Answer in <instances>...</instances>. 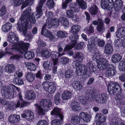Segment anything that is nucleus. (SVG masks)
Wrapping results in <instances>:
<instances>
[{
	"mask_svg": "<svg viewBox=\"0 0 125 125\" xmlns=\"http://www.w3.org/2000/svg\"><path fill=\"white\" fill-rule=\"evenodd\" d=\"M46 0H40L36 8V11L31 15H30L31 8L30 7L24 10L19 19L18 22V29L20 32H22L26 39L29 40L31 34L27 33V28L29 22L34 24L36 21L40 18L42 14V7Z\"/></svg>",
	"mask_w": 125,
	"mask_h": 125,
	"instance_id": "obj_1",
	"label": "nucleus"
},
{
	"mask_svg": "<svg viewBox=\"0 0 125 125\" xmlns=\"http://www.w3.org/2000/svg\"><path fill=\"white\" fill-rule=\"evenodd\" d=\"M88 48L90 52L94 54L93 57L94 61H98L99 63L97 64V67L94 63H93L92 61H89L87 64V66L89 69L90 71L94 73H97L98 69V65L99 62L103 58L100 59L101 54L99 53H96L98 50L97 47L96 46L95 41L91 40L88 41V44L87 45Z\"/></svg>",
	"mask_w": 125,
	"mask_h": 125,
	"instance_id": "obj_2",
	"label": "nucleus"
},
{
	"mask_svg": "<svg viewBox=\"0 0 125 125\" xmlns=\"http://www.w3.org/2000/svg\"><path fill=\"white\" fill-rule=\"evenodd\" d=\"M59 21L58 19L55 18L52 19L50 21H46V23L43 26L42 29L41 34L51 40L54 39L53 35L50 31L47 30L46 27L49 29L51 28L53 26L57 27L59 25Z\"/></svg>",
	"mask_w": 125,
	"mask_h": 125,
	"instance_id": "obj_3",
	"label": "nucleus"
},
{
	"mask_svg": "<svg viewBox=\"0 0 125 125\" xmlns=\"http://www.w3.org/2000/svg\"><path fill=\"white\" fill-rule=\"evenodd\" d=\"M98 68L100 70L106 69L105 74L107 76H114L116 73L115 68L112 65L109 64L108 61L106 59L103 58L98 65Z\"/></svg>",
	"mask_w": 125,
	"mask_h": 125,
	"instance_id": "obj_4",
	"label": "nucleus"
},
{
	"mask_svg": "<svg viewBox=\"0 0 125 125\" xmlns=\"http://www.w3.org/2000/svg\"><path fill=\"white\" fill-rule=\"evenodd\" d=\"M107 89L109 93L111 94L116 95V99L121 100L124 98V95L120 87L117 82H110L108 85Z\"/></svg>",
	"mask_w": 125,
	"mask_h": 125,
	"instance_id": "obj_5",
	"label": "nucleus"
},
{
	"mask_svg": "<svg viewBox=\"0 0 125 125\" xmlns=\"http://www.w3.org/2000/svg\"><path fill=\"white\" fill-rule=\"evenodd\" d=\"M16 89L19 92L17 96L19 99V100L23 99L21 94V93L19 91L18 89L19 88L16 87L15 85L12 84H10L8 86L5 87L4 89V93L2 94V95L8 99H10L13 98L14 96V93L15 92V89Z\"/></svg>",
	"mask_w": 125,
	"mask_h": 125,
	"instance_id": "obj_6",
	"label": "nucleus"
},
{
	"mask_svg": "<svg viewBox=\"0 0 125 125\" xmlns=\"http://www.w3.org/2000/svg\"><path fill=\"white\" fill-rule=\"evenodd\" d=\"M70 10H67L66 15L68 18H73L74 17V12H78L79 11V6L75 2L72 3L70 5Z\"/></svg>",
	"mask_w": 125,
	"mask_h": 125,
	"instance_id": "obj_7",
	"label": "nucleus"
},
{
	"mask_svg": "<svg viewBox=\"0 0 125 125\" xmlns=\"http://www.w3.org/2000/svg\"><path fill=\"white\" fill-rule=\"evenodd\" d=\"M75 59L77 60L76 61H73L72 65L74 68L78 69L82 66L81 62L83 60V54L77 52L73 56Z\"/></svg>",
	"mask_w": 125,
	"mask_h": 125,
	"instance_id": "obj_8",
	"label": "nucleus"
},
{
	"mask_svg": "<svg viewBox=\"0 0 125 125\" xmlns=\"http://www.w3.org/2000/svg\"><path fill=\"white\" fill-rule=\"evenodd\" d=\"M42 85L43 88L49 93L52 94L55 92L56 87L53 83L45 81L43 83Z\"/></svg>",
	"mask_w": 125,
	"mask_h": 125,
	"instance_id": "obj_9",
	"label": "nucleus"
},
{
	"mask_svg": "<svg viewBox=\"0 0 125 125\" xmlns=\"http://www.w3.org/2000/svg\"><path fill=\"white\" fill-rule=\"evenodd\" d=\"M81 27L78 25H74L71 28V32L72 35L69 37V38H72L78 41L79 39L78 32L81 29Z\"/></svg>",
	"mask_w": 125,
	"mask_h": 125,
	"instance_id": "obj_10",
	"label": "nucleus"
},
{
	"mask_svg": "<svg viewBox=\"0 0 125 125\" xmlns=\"http://www.w3.org/2000/svg\"><path fill=\"white\" fill-rule=\"evenodd\" d=\"M108 99L107 94L105 93H103L96 94L94 100L97 103L105 104L107 102Z\"/></svg>",
	"mask_w": 125,
	"mask_h": 125,
	"instance_id": "obj_11",
	"label": "nucleus"
},
{
	"mask_svg": "<svg viewBox=\"0 0 125 125\" xmlns=\"http://www.w3.org/2000/svg\"><path fill=\"white\" fill-rule=\"evenodd\" d=\"M101 6L104 9L110 10L114 7V1L113 0H102Z\"/></svg>",
	"mask_w": 125,
	"mask_h": 125,
	"instance_id": "obj_12",
	"label": "nucleus"
},
{
	"mask_svg": "<svg viewBox=\"0 0 125 125\" xmlns=\"http://www.w3.org/2000/svg\"><path fill=\"white\" fill-rule=\"evenodd\" d=\"M18 44L19 46V52L22 54L28 51V48L30 45L29 43L24 42L23 41H20L18 42Z\"/></svg>",
	"mask_w": 125,
	"mask_h": 125,
	"instance_id": "obj_13",
	"label": "nucleus"
},
{
	"mask_svg": "<svg viewBox=\"0 0 125 125\" xmlns=\"http://www.w3.org/2000/svg\"><path fill=\"white\" fill-rule=\"evenodd\" d=\"M51 114L52 115H53L56 117H59L60 119L63 118V116L61 113L60 109L57 107H54L51 113Z\"/></svg>",
	"mask_w": 125,
	"mask_h": 125,
	"instance_id": "obj_14",
	"label": "nucleus"
},
{
	"mask_svg": "<svg viewBox=\"0 0 125 125\" xmlns=\"http://www.w3.org/2000/svg\"><path fill=\"white\" fill-rule=\"evenodd\" d=\"M30 103L23 99L21 100H18L17 101V103L15 104V105L16 108L20 107L23 108L25 107L30 104Z\"/></svg>",
	"mask_w": 125,
	"mask_h": 125,
	"instance_id": "obj_15",
	"label": "nucleus"
},
{
	"mask_svg": "<svg viewBox=\"0 0 125 125\" xmlns=\"http://www.w3.org/2000/svg\"><path fill=\"white\" fill-rule=\"evenodd\" d=\"M8 39L10 43H16L19 41V37L13 32H11L9 36Z\"/></svg>",
	"mask_w": 125,
	"mask_h": 125,
	"instance_id": "obj_16",
	"label": "nucleus"
},
{
	"mask_svg": "<svg viewBox=\"0 0 125 125\" xmlns=\"http://www.w3.org/2000/svg\"><path fill=\"white\" fill-rule=\"evenodd\" d=\"M87 71V67L85 65H84L83 66H82L79 68L78 70H76V73L77 75L80 76L86 75Z\"/></svg>",
	"mask_w": 125,
	"mask_h": 125,
	"instance_id": "obj_17",
	"label": "nucleus"
},
{
	"mask_svg": "<svg viewBox=\"0 0 125 125\" xmlns=\"http://www.w3.org/2000/svg\"><path fill=\"white\" fill-rule=\"evenodd\" d=\"M40 103L45 109L49 108L52 105V103L51 100L47 99H42L40 101Z\"/></svg>",
	"mask_w": 125,
	"mask_h": 125,
	"instance_id": "obj_18",
	"label": "nucleus"
},
{
	"mask_svg": "<svg viewBox=\"0 0 125 125\" xmlns=\"http://www.w3.org/2000/svg\"><path fill=\"white\" fill-rule=\"evenodd\" d=\"M36 95L35 92L32 90H28L26 94L25 97L28 100H33L35 98Z\"/></svg>",
	"mask_w": 125,
	"mask_h": 125,
	"instance_id": "obj_19",
	"label": "nucleus"
},
{
	"mask_svg": "<svg viewBox=\"0 0 125 125\" xmlns=\"http://www.w3.org/2000/svg\"><path fill=\"white\" fill-rule=\"evenodd\" d=\"M110 42L107 43L104 48V52L106 54H110L113 51V45L112 42L109 41Z\"/></svg>",
	"mask_w": 125,
	"mask_h": 125,
	"instance_id": "obj_20",
	"label": "nucleus"
},
{
	"mask_svg": "<svg viewBox=\"0 0 125 125\" xmlns=\"http://www.w3.org/2000/svg\"><path fill=\"white\" fill-rule=\"evenodd\" d=\"M20 120V116L17 115H11L9 118V122L12 124L18 123Z\"/></svg>",
	"mask_w": 125,
	"mask_h": 125,
	"instance_id": "obj_21",
	"label": "nucleus"
},
{
	"mask_svg": "<svg viewBox=\"0 0 125 125\" xmlns=\"http://www.w3.org/2000/svg\"><path fill=\"white\" fill-rule=\"evenodd\" d=\"M71 40V44L70 45H67L64 48V52L68 51L72 49L76 45L77 43V40L72 38H69Z\"/></svg>",
	"mask_w": 125,
	"mask_h": 125,
	"instance_id": "obj_22",
	"label": "nucleus"
},
{
	"mask_svg": "<svg viewBox=\"0 0 125 125\" xmlns=\"http://www.w3.org/2000/svg\"><path fill=\"white\" fill-rule=\"evenodd\" d=\"M21 117L23 118H25L29 120H32L34 117L33 113L31 111L28 110L27 111L25 114H22L21 115Z\"/></svg>",
	"mask_w": 125,
	"mask_h": 125,
	"instance_id": "obj_23",
	"label": "nucleus"
},
{
	"mask_svg": "<svg viewBox=\"0 0 125 125\" xmlns=\"http://www.w3.org/2000/svg\"><path fill=\"white\" fill-rule=\"evenodd\" d=\"M80 117L74 114L72 116L71 119V122L73 125H76L79 124L81 121Z\"/></svg>",
	"mask_w": 125,
	"mask_h": 125,
	"instance_id": "obj_24",
	"label": "nucleus"
},
{
	"mask_svg": "<svg viewBox=\"0 0 125 125\" xmlns=\"http://www.w3.org/2000/svg\"><path fill=\"white\" fill-rule=\"evenodd\" d=\"M12 27L11 24L9 22H6L2 27V31L4 32H7L10 30Z\"/></svg>",
	"mask_w": 125,
	"mask_h": 125,
	"instance_id": "obj_25",
	"label": "nucleus"
},
{
	"mask_svg": "<svg viewBox=\"0 0 125 125\" xmlns=\"http://www.w3.org/2000/svg\"><path fill=\"white\" fill-rule=\"evenodd\" d=\"M79 115L81 118L85 122H88L90 121V116L87 113L81 112L80 113Z\"/></svg>",
	"mask_w": 125,
	"mask_h": 125,
	"instance_id": "obj_26",
	"label": "nucleus"
},
{
	"mask_svg": "<svg viewBox=\"0 0 125 125\" xmlns=\"http://www.w3.org/2000/svg\"><path fill=\"white\" fill-rule=\"evenodd\" d=\"M122 59V57L120 54L119 53H116L112 56L111 60L113 62L116 63L120 61Z\"/></svg>",
	"mask_w": 125,
	"mask_h": 125,
	"instance_id": "obj_27",
	"label": "nucleus"
},
{
	"mask_svg": "<svg viewBox=\"0 0 125 125\" xmlns=\"http://www.w3.org/2000/svg\"><path fill=\"white\" fill-rule=\"evenodd\" d=\"M116 36L119 38L124 37L125 36V30L124 28H122L118 30L116 32Z\"/></svg>",
	"mask_w": 125,
	"mask_h": 125,
	"instance_id": "obj_28",
	"label": "nucleus"
},
{
	"mask_svg": "<svg viewBox=\"0 0 125 125\" xmlns=\"http://www.w3.org/2000/svg\"><path fill=\"white\" fill-rule=\"evenodd\" d=\"M13 45H11V47L10 48L9 47H6L5 49H7V50L8 52L13 53V55L14 54L12 52H13L14 50H17L19 52V46L18 45V43H14Z\"/></svg>",
	"mask_w": 125,
	"mask_h": 125,
	"instance_id": "obj_29",
	"label": "nucleus"
},
{
	"mask_svg": "<svg viewBox=\"0 0 125 125\" xmlns=\"http://www.w3.org/2000/svg\"><path fill=\"white\" fill-rule=\"evenodd\" d=\"M72 85L74 88L77 91H80L83 87L81 83L79 81H75L73 82Z\"/></svg>",
	"mask_w": 125,
	"mask_h": 125,
	"instance_id": "obj_30",
	"label": "nucleus"
},
{
	"mask_svg": "<svg viewBox=\"0 0 125 125\" xmlns=\"http://www.w3.org/2000/svg\"><path fill=\"white\" fill-rule=\"evenodd\" d=\"M15 66L14 65L12 64H7L5 66V70L6 72L8 73H13L15 70Z\"/></svg>",
	"mask_w": 125,
	"mask_h": 125,
	"instance_id": "obj_31",
	"label": "nucleus"
},
{
	"mask_svg": "<svg viewBox=\"0 0 125 125\" xmlns=\"http://www.w3.org/2000/svg\"><path fill=\"white\" fill-rule=\"evenodd\" d=\"M122 2L121 0H116L114 3V6L115 10L118 11L121 8L122 6Z\"/></svg>",
	"mask_w": 125,
	"mask_h": 125,
	"instance_id": "obj_32",
	"label": "nucleus"
},
{
	"mask_svg": "<svg viewBox=\"0 0 125 125\" xmlns=\"http://www.w3.org/2000/svg\"><path fill=\"white\" fill-rule=\"evenodd\" d=\"M25 76L27 80L29 82H32L35 77V75L34 74L28 72L26 73Z\"/></svg>",
	"mask_w": 125,
	"mask_h": 125,
	"instance_id": "obj_33",
	"label": "nucleus"
},
{
	"mask_svg": "<svg viewBox=\"0 0 125 125\" xmlns=\"http://www.w3.org/2000/svg\"><path fill=\"white\" fill-rule=\"evenodd\" d=\"M76 3L80 7L83 9H85L87 8V4L86 2L83 0H77ZM80 9V8H79Z\"/></svg>",
	"mask_w": 125,
	"mask_h": 125,
	"instance_id": "obj_34",
	"label": "nucleus"
},
{
	"mask_svg": "<svg viewBox=\"0 0 125 125\" xmlns=\"http://www.w3.org/2000/svg\"><path fill=\"white\" fill-rule=\"evenodd\" d=\"M35 56L34 52L31 51H27L24 53V57L27 59H32Z\"/></svg>",
	"mask_w": 125,
	"mask_h": 125,
	"instance_id": "obj_35",
	"label": "nucleus"
},
{
	"mask_svg": "<svg viewBox=\"0 0 125 125\" xmlns=\"http://www.w3.org/2000/svg\"><path fill=\"white\" fill-rule=\"evenodd\" d=\"M71 107L72 110L75 111H77L79 110L80 105L77 101H73L71 104Z\"/></svg>",
	"mask_w": 125,
	"mask_h": 125,
	"instance_id": "obj_36",
	"label": "nucleus"
},
{
	"mask_svg": "<svg viewBox=\"0 0 125 125\" xmlns=\"http://www.w3.org/2000/svg\"><path fill=\"white\" fill-rule=\"evenodd\" d=\"M96 121H106V117L103 114L100 113H97L95 115Z\"/></svg>",
	"mask_w": 125,
	"mask_h": 125,
	"instance_id": "obj_37",
	"label": "nucleus"
},
{
	"mask_svg": "<svg viewBox=\"0 0 125 125\" xmlns=\"http://www.w3.org/2000/svg\"><path fill=\"white\" fill-rule=\"evenodd\" d=\"M99 9L96 5L92 6L89 10V12L92 15H95L98 13Z\"/></svg>",
	"mask_w": 125,
	"mask_h": 125,
	"instance_id": "obj_38",
	"label": "nucleus"
},
{
	"mask_svg": "<svg viewBox=\"0 0 125 125\" xmlns=\"http://www.w3.org/2000/svg\"><path fill=\"white\" fill-rule=\"evenodd\" d=\"M13 82L15 84H18V85H21L24 84V82L22 79L21 78H18L16 76L14 77V78L13 79Z\"/></svg>",
	"mask_w": 125,
	"mask_h": 125,
	"instance_id": "obj_39",
	"label": "nucleus"
},
{
	"mask_svg": "<svg viewBox=\"0 0 125 125\" xmlns=\"http://www.w3.org/2000/svg\"><path fill=\"white\" fill-rule=\"evenodd\" d=\"M38 52L39 53L41 54L42 56L43 57H48L49 56L50 52L45 48L38 51Z\"/></svg>",
	"mask_w": 125,
	"mask_h": 125,
	"instance_id": "obj_40",
	"label": "nucleus"
},
{
	"mask_svg": "<svg viewBox=\"0 0 125 125\" xmlns=\"http://www.w3.org/2000/svg\"><path fill=\"white\" fill-rule=\"evenodd\" d=\"M99 23L97 27V30L99 31H101L104 28V24L103 22L102 19L98 18Z\"/></svg>",
	"mask_w": 125,
	"mask_h": 125,
	"instance_id": "obj_41",
	"label": "nucleus"
},
{
	"mask_svg": "<svg viewBox=\"0 0 125 125\" xmlns=\"http://www.w3.org/2000/svg\"><path fill=\"white\" fill-rule=\"evenodd\" d=\"M71 93L69 91H65L62 94V98L63 100H67L70 97Z\"/></svg>",
	"mask_w": 125,
	"mask_h": 125,
	"instance_id": "obj_42",
	"label": "nucleus"
},
{
	"mask_svg": "<svg viewBox=\"0 0 125 125\" xmlns=\"http://www.w3.org/2000/svg\"><path fill=\"white\" fill-rule=\"evenodd\" d=\"M60 21L61 24L63 26L65 27H67L69 26V21L66 17H61L60 18Z\"/></svg>",
	"mask_w": 125,
	"mask_h": 125,
	"instance_id": "obj_43",
	"label": "nucleus"
},
{
	"mask_svg": "<svg viewBox=\"0 0 125 125\" xmlns=\"http://www.w3.org/2000/svg\"><path fill=\"white\" fill-rule=\"evenodd\" d=\"M26 65L28 69L30 71H34L36 69V65L32 62H28Z\"/></svg>",
	"mask_w": 125,
	"mask_h": 125,
	"instance_id": "obj_44",
	"label": "nucleus"
},
{
	"mask_svg": "<svg viewBox=\"0 0 125 125\" xmlns=\"http://www.w3.org/2000/svg\"><path fill=\"white\" fill-rule=\"evenodd\" d=\"M38 44V51L45 49L46 45V42L42 41H39Z\"/></svg>",
	"mask_w": 125,
	"mask_h": 125,
	"instance_id": "obj_45",
	"label": "nucleus"
},
{
	"mask_svg": "<svg viewBox=\"0 0 125 125\" xmlns=\"http://www.w3.org/2000/svg\"><path fill=\"white\" fill-rule=\"evenodd\" d=\"M61 56V55L56 51H52L51 52L49 56L51 57L52 59L58 58Z\"/></svg>",
	"mask_w": 125,
	"mask_h": 125,
	"instance_id": "obj_46",
	"label": "nucleus"
},
{
	"mask_svg": "<svg viewBox=\"0 0 125 125\" xmlns=\"http://www.w3.org/2000/svg\"><path fill=\"white\" fill-rule=\"evenodd\" d=\"M57 35L59 38H64L67 36L68 33L65 31H60L57 32Z\"/></svg>",
	"mask_w": 125,
	"mask_h": 125,
	"instance_id": "obj_47",
	"label": "nucleus"
},
{
	"mask_svg": "<svg viewBox=\"0 0 125 125\" xmlns=\"http://www.w3.org/2000/svg\"><path fill=\"white\" fill-rule=\"evenodd\" d=\"M55 3L53 0H48L46 2V5L50 9L53 8L55 6Z\"/></svg>",
	"mask_w": 125,
	"mask_h": 125,
	"instance_id": "obj_48",
	"label": "nucleus"
},
{
	"mask_svg": "<svg viewBox=\"0 0 125 125\" xmlns=\"http://www.w3.org/2000/svg\"><path fill=\"white\" fill-rule=\"evenodd\" d=\"M118 68L121 71H124L125 73V60L121 61L119 63Z\"/></svg>",
	"mask_w": 125,
	"mask_h": 125,
	"instance_id": "obj_49",
	"label": "nucleus"
},
{
	"mask_svg": "<svg viewBox=\"0 0 125 125\" xmlns=\"http://www.w3.org/2000/svg\"><path fill=\"white\" fill-rule=\"evenodd\" d=\"M63 119H56L52 121L51 122L52 125H61L63 121Z\"/></svg>",
	"mask_w": 125,
	"mask_h": 125,
	"instance_id": "obj_50",
	"label": "nucleus"
},
{
	"mask_svg": "<svg viewBox=\"0 0 125 125\" xmlns=\"http://www.w3.org/2000/svg\"><path fill=\"white\" fill-rule=\"evenodd\" d=\"M50 62L48 61L45 62L43 64V67L46 70H50L52 67V64H50Z\"/></svg>",
	"mask_w": 125,
	"mask_h": 125,
	"instance_id": "obj_51",
	"label": "nucleus"
},
{
	"mask_svg": "<svg viewBox=\"0 0 125 125\" xmlns=\"http://www.w3.org/2000/svg\"><path fill=\"white\" fill-rule=\"evenodd\" d=\"M60 93H57L54 98V103L56 105L59 104L61 102V99L60 97Z\"/></svg>",
	"mask_w": 125,
	"mask_h": 125,
	"instance_id": "obj_52",
	"label": "nucleus"
},
{
	"mask_svg": "<svg viewBox=\"0 0 125 125\" xmlns=\"http://www.w3.org/2000/svg\"><path fill=\"white\" fill-rule=\"evenodd\" d=\"M73 72L71 69H68L66 71L65 74V77L67 79H69L72 76Z\"/></svg>",
	"mask_w": 125,
	"mask_h": 125,
	"instance_id": "obj_53",
	"label": "nucleus"
},
{
	"mask_svg": "<svg viewBox=\"0 0 125 125\" xmlns=\"http://www.w3.org/2000/svg\"><path fill=\"white\" fill-rule=\"evenodd\" d=\"M12 55L10 58V59L11 60L19 61L20 58L22 57V56L21 55L17 54H15L14 55V54Z\"/></svg>",
	"mask_w": 125,
	"mask_h": 125,
	"instance_id": "obj_54",
	"label": "nucleus"
},
{
	"mask_svg": "<svg viewBox=\"0 0 125 125\" xmlns=\"http://www.w3.org/2000/svg\"><path fill=\"white\" fill-rule=\"evenodd\" d=\"M60 61L62 64H66L69 62V59L68 58L63 57L61 58Z\"/></svg>",
	"mask_w": 125,
	"mask_h": 125,
	"instance_id": "obj_55",
	"label": "nucleus"
},
{
	"mask_svg": "<svg viewBox=\"0 0 125 125\" xmlns=\"http://www.w3.org/2000/svg\"><path fill=\"white\" fill-rule=\"evenodd\" d=\"M38 108V114L40 115H44V113L43 109L41 108L39 105H38L37 106Z\"/></svg>",
	"mask_w": 125,
	"mask_h": 125,
	"instance_id": "obj_56",
	"label": "nucleus"
},
{
	"mask_svg": "<svg viewBox=\"0 0 125 125\" xmlns=\"http://www.w3.org/2000/svg\"><path fill=\"white\" fill-rule=\"evenodd\" d=\"M5 52H0V59L3 56H5L6 54L8 55H13V53L8 52L7 49H5Z\"/></svg>",
	"mask_w": 125,
	"mask_h": 125,
	"instance_id": "obj_57",
	"label": "nucleus"
},
{
	"mask_svg": "<svg viewBox=\"0 0 125 125\" xmlns=\"http://www.w3.org/2000/svg\"><path fill=\"white\" fill-rule=\"evenodd\" d=\"M122 41L121 39L120 38L115 40L114 43V46L116 47H119L121 46V43Z\"/></svg>",
	"mask_w": 125,
	"mask_h": 125,
	"instance_id": "obj_58",
	"label": "nucleus"
},
{
	"mask_svg": "<svg viewBox=\"0 0 125 125\" xmlns=\"http://www.w3.org/2000/svg\"><path fill=\"white\" fill-rule=\"evenodd\" d=\"M118 121L117 120H114L111 121L110 123V125H125V123L122 122H120L118 124Z\"/></svg>",
	"mask_w": 125,
	"mask_h": 125,
	"instance_id": "obj_59",
	"label": "nucleus"
},
{
	"mask_svg": "<svg viewBox=\"0 0 125 125\" xmlns=\"http://www.w3.org/2000/svg\"><path fill=\"white\" fill-rule=\"evenodd\" d=\"M84 45V42H80L78 43L76 45L75 49L77 50H80L83 48Z\"/></svg>",
	"mask_w": 125,
	"mask_h": 125,
	"instance_id": "obj_60",
	"label": "nucleus"
},
{
	"mask_svg": "<svg viewBox=\"0 0 125 125\" xmlns=\"http://www.w3.org/2000/svg\"><path fill=\"white\" fill-rule=\"evenodd\" d=\"M6 8L5 6H3L0 10V17L4 15L6 13Z\"/></svg>",
	"mask_w": 125,
	"mask_h": 125,
	"instance_id": "obj_61",
	"label": "nucleus"
},
{
	"mask_svg": "<svg viewBox=\"0 0 125 125\" xmlns=\"http://www.w3.org/2000/svg\"><path fill=\"white\" fill-rule=\"evenodd\" d=\"M9 101L6 100V99L4 97L0 98V103L3 105H7Z\"/></svg>",
	"mask_w": 125,
	"mask_h": 125,
	"instance_id": "obj_62",
	"label": "nucleus"
},
{
	"mask_svg": "<svg viewBox=\"0 0 125 125\" xmlns=\"http://www.w3.org/2000/svg\"><path fill=\"white\" fill-rule=\"evenodd\" d=\"M98 45L99 47H104L105 44V42L104 40H101L99 39L98 40Z\"/></svg>",
	"mask_w": 125,
	"mask_h": 125,
	"instance_id": "obj_63",
	"label": "nucleus"
},
{
	"mask_svg": "<svg viewBox=\"0 0 125 125\" xmlns=\"http://www.w3.org/2000/svg\"><path fill=\"white\" fill-rule=\"evenodd\" d=\"M37 125H48V123L45 120H42L38 122Z\"/></svg>",
	"mask_w": 125,
	"mask_h": 125,
	"instance_id": "obj_64",
	"label": "nucleus"
}]
</instances>
